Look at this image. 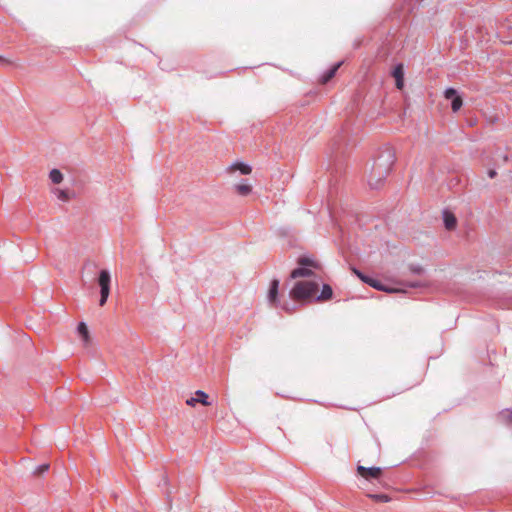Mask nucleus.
<instances>
[{
    "mask_svg": "<svg viewBox=\"0 0 512 512\" xmlns=\"http://www.w3.org/2000/svg\"><path fill=\"white\" fill-rule=\"evenodd\" d=\"M318 291V284L314 281H298L290 291V297L297 302L306 303Z\"/></svg>",
    "mask_w": 512,
    "mask_h": 512,
    "instance_id": "nucleus-1",
    "label": "nucleus"
},
{
    "mask_svg": "<svg viewBox=\"0 0 512 512\" xmlns=\"http://www.w3.org/2000/svg\"><path fill=\"white\" fill-rule=\"evenodd\" d=\"M391 170V163L378 159L374 162L369 174L368 184L372 188H378Z\"/></svg>",
    "mask_w": 512,
    "mask_h": 512,
    "instance_id": "nucleus-2",
    "label": "nucleus"
},
{
    "mask_svg": "<svg viewBox=\"0 0 512 512\" xmlns=\"http://www.w3.org/2000/svg\"><path fill=\"white\" fill-rule=\"evenodd\" d=\"M111 275L107 270H101L98 277V285L100 286L99 305L104 306L110 294Z\"/></svg>",
    "mask_w": 512,
    "mask_h": 512,
    "instance_id": "nucleus-3",
    "label": "nucleus"
},
{
    "mask_svg": "<svg viewBox=\"0 0 512 512\" xmlns=\"http://www.w3.org/2000/svg\"><path fill=\"white\" fill-rule=\"evenodd\" d=\"M357 473L363 477L365 480H378L382 476V469L379 467H370L366 468L364 466L359 465L357 467Z\"/></svg>",
    "mask_w": 512,
    "mask_h": 512,
    "instance_id": "nucleus-4",
    "label": "nucleus"
},
{
    "mask_svg": "<svg viewBox=\"0 0 512 512\" xmlns=\"http://www.w3.org/2000/svg\"><path fill=\"white\" fill-rule=\"evenodd\" d=\"M226 171L229 174H232L235 171H240V173L243 175H249L252 172V168L248 164L237 162V163L230 165L226 169Z\"/></svg>",
    "mask_w": 512,
    "mask_h": 512,
    "instance_id": "nucleus-5",
    "label": "nucleus"
},
{
    "mask_svg": "<svg viewBox=\"0 0 512 512\" xmlns=\"http://www.w3.org/2000/svg\"><path fill=\"white\" fill-rule=\"evenodd\" d=\"M396 81V87L401 90L404 87V67L403 64H398L392 73Z\"/></svg>",
    "mask_w": 512,
    "mask_h": 512,
    "instance_id": "nucleus-6",
    "label": "nucleus"
},
{
    "mask_svg": "<svg viewBox=\"0 0 512 512\" xmlns=\"http://www.w3.org/2000/svg\"><path fill=\"white\" fill-rule=\"evenodd\" d=\"M353 272L365 283L370 285L373 288H376L378 290H385V288L381 285V283L371 277H368L361 273L360 271L353 269Z\"/></svg>",
    "mask_w": 512,
    "mask_h": 512,
    "instance_id": "nucleus-7",
    "label": "nucleus"
},
{
    "mask_svg": "<svg viewBox=\"0 0 512 512\" xmlns=\"http://www.w3.org/2000/svg\"><path fill=\"white\" fill-rule=\"evenodd\" d=\"M278 288H279V281L277 279H274L271 282L269 291H268V300L271 304L275 305L278 302Z\"/></svg>",
    "mask_w": 512,
    "mask_h": 512,
    "instance_id": "nucleus-8",
    "label": "nucleus"
},
{
    "mask_svg": "<svg viewBox=\"0 0 512 512\" xmlns=\"http://www.w3.org/2000/svg\"><path fill=\"white\" fill-rule=\"evenodd\" d=\"M341 62L335 64L334 66H332L327 72H325L322 77L320 78L319 82L321 84H326L328 83L336 74L337 70L340 68L341 66Z\"/></svg>",
    "mask_w": 512,
    "mask_h": 512,
    "instance_id": "nucleus-9",
    "label": "nucleus"
},
{
    "mask_svg": "<svg viewBox=\"0 0 512 512\" xmlns=\"http://www.w3.org/2000/svg\"><path fill=\"white\" fill-rule=\"evenodd\" d=\"M444 224L447 230H454L457 225V219L452 212H444Z\"/></svg>",
    "mask_w": 512,
    "mask_h": 512,
    "instance_id": "nucleus-10",
    "label": "nucleus"
},
{
    "mask_svg": "<svg viewBox=\"0 0 512 512\" xmlns=\"http://www.w3.org/2000/svg\"><path fill=\"white\" fill-rule=\"evenodd\" d=\"M312 275H313V271L306 267L296 268L291 272V278H293V279H296L299 277H310Z\"/></svg>",
    "mask_w": 512,
    "mask_h": 512,
    "instance_id": "nucleus-11",
    "label": "nucleus"
},
{
    "mask_svg": "<svg viewBox=\"0 0 512 512\" xmlns=\"http://www.w3.org/2000/svg\"><path fill=\"white\" fill-rule=\"evenodd\" d=\"M236 193L240 196H248L252 192V185L240 183L234 186Z\"/></svg>",
    "mask_w": 512,
    "mask_h": 512,
    "instance_id": "nucleus-12",
    "label": "nucleus"
},
{
    "mask_svg": "<svg viewBox=\"0 0 512 512\" xmlns=\"http://www.w3.org/2000/svg\"><path fill=\"white\" fill-rule=\"evenodd\" d=\"M77 330L79 335L82 337L85 345H88L90 343V335L87 325L84 322H80Z\"/></svg>",
    "mask_w": 512,
    "mask_h": 512,
    "instance_id": "nucleus-13",
    "label": "nucleus"
},
{
    "mask_svg": "<svg viewBox=\"0 0 512 512\" xmlns=\"http://www.w3.org/2000/svg\"><path fill=\"white\" fill-rule=\"evenodd\" d=\"M333 296V291L330 285H323L321 294L317 297V301H327L330 300Z\"/></svg>",
    "mask_w": 512,
    "mask_h": 512,
    "instance_id": "nucleus-14",
    "label": "nucleus"
},
{
    "mask_svg": "<svg viewBox=\"0 0 512 512\" xmlns=\"http://www.w3.org/2000/svg\"><path fill=\"white\" fill-rule=\"evenodd\" d=\"M195 396L194 403H201L205 406L211 405V402L208 401V395L205 392L198 390L195 392Z\"/></svg>",
    "mask_w": 512,
    "mask_h": 512,
    "instance_id": "nucleus-15",
    "label": "nucleus"
},
{
    "mask_svg": "<svg viewBox=\"0 0 512 512\" xmlns=\"http://www.w3.org/2000/svg\"><path fill=\"white\" fill-rule=\"evenodd\" d=\"M49 178L54 184H59L63 181V174L58 169H52L49 173Z\"/></svg>",
    "mask_w": 512,
    "mask_h": 512,
    "instance_id": "nucleus-16",
    "label": "nucleus"
},
{
    "mask_svg": "<svg viewBox=\"0 0 512 512\" xmlns=\"http://www.w3.org/2000/svg\"><path fill=\"white\" fill-rule=\"evenodd\" d=\"M54 193L56 194L57 198L61 201L67 202L71 199V194L67 190L62 189H55Z\"/></svg>",
    "mask_w": 512,
    "mask_h": 512,
    "instance_id": "nucleus-17",
    "label": "nucleus"
},
{
    "mask_svg": "<svg viewBox=\"0 0 512 512\" xmlns=\"http://www.w3.org/2000/svg\"><path fill=\"white\" fill-rule=\"evenodd\" d=\"M367 496L376 502H389L391 499L386 494H367Z\"/></svg>",
    "mask_w": 512,
    "mask_h": 512,
    "instance_id": "nucleus-18",
    "label": "nucleus"
},
{
    "mask_svg": "<svg viewBox=\"0 0 512 512\" xmlns=\"http://www.w3.org/2000/svg\"><path fill=\"white\" fill-rule=\"evenodd\" d=\"M463 105V100L461 98V96H455L453 99H452V103H451V108L453 110V112H457Z\"/></svg>",
    "mask_w": 512,
    "mask_h": 512,
    "instance_id": "nucleus-19",
    "label": "nucleus"
},
{
    "mask_svg": "<svg viewBox=\"0 0 512 512\" xmlns=\"http://www.w3.org/2000/svg\"><path fill=\"white\" fill-rule=\"evenodd\" d=\"M299 264L300 265H303V266H310V267H314V268H317L318 265L311 259L309 258H302L299 260Z\"/></svg>",
    "mask_w": 512,
    "mask_h": 512,
    "instance_id": "nucleus-20",
    "label": "nucleus"
},
{
    "mask_svg": "<svg viewBox=\"0 0 512 512\" xmlns=\"http://www.w3.org/2000/svg\"><path fill=\"white\" fill-rule=\"evenodd\" d=\"M49 470V464H42L34 470L35 475H42Z\"/></svg>",
    "mask_w": 512,
    "mask_h": 512,
    "instance_id": "nucleus-21",
    "label": "nucleus"
},
{
    "mask_svg": "<svg viewBox=\"0 0 512 512\" xmlns=\"http://www.w3.org/2000/svg\"><path fill=\"white\" fill-rule=\"evenodd\" d=\"M445 98L446 99H453L455 96H458L457 95V91L453 88H448L446 91H445Z\"/></svg>",
    "mask_w": 512,
    "mask_h": 512,
    "instance_id": "nucleus-22",
    "label": "nucleus"
},
{
    "mask_svg": "<svg viewBox=\"0 0 512 512\" xmlns=\"http://www.w3.org/2000/svg\"><path fill=\"white\" fill-rule=\"evenodd\" d=\"M0 64L2 65H11L12 64V61H10L9 59L3 57L0 55Z\"/></svg>",
    "mask_w": 512,
    "mask_h": 512,
    "instance_id": "nucleus-23",
    "label": "nucleus"
},
{
    "mask_svg": "<svg viewBox=\"0 0 512 512\" xmlns=\"http://www.w3.org/2000/svg\"><path fill=\"white\" fill-rule=\"evenodd\" d=\"M488 176H489L490 178H495V177L497 176V172H496V170H494V169L489 170V171H488Z\"/></svg>",
    "mask_w": 512,
    "mask_h": 512,
    "instance_id": "nucleus-24",
    "label": "nucleus"
},
{
    "mask_svg": "<svg viewBox=\"0 0 512 512\" xmlns=\"http://www.w3.org/2000/svg\"><path fill=\"white\" fill-rule=\"evenodd\" d=\"M186 404L192 406V397L186 400Z\"/></svg>",
    "mask_w": 512,
    "mask_h": 512,
    "instance_id": "nucleus-25",
    "label": "nucleus"
},
{
    "mask_svg": "<svg viewBox=\"0 0 512 512\" xmlns=\"http://www.w3.org/2000/svg\"><path fill=\"white\" fill-rule=\"evenodd\" d=\"M510 414L512 415V412H510Z\"/></svg>",
    "mask_w": 512,
    "mask_h": 512,
    "instance_id": "nucleus-26",
    "label": "nucleus"
}]
</instances>
